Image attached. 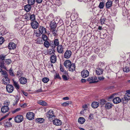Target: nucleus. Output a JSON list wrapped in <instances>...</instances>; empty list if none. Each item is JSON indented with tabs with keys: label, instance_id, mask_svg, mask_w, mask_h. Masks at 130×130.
Segmentation results:
<instances>
[{
	"label": "nucleus",
	"instance_id": "f257e3e1",
	"mask_svg": "<svg viewBox=\"0 0 130 130\" xmlns=\"http://www.w3.org/2000/svg\"><path fill=\"white\" fill-rule=\"evenodd\" d=\"M9 103V102H4V105L3 106L1 109V111L3 113H5L8 112L9 110V108L8 107Z\"/></svg>",
	"mask_w": 130,
	"mask_h": 130
},
{
	"label": "nucleus",
	"instance_id": "f03ea898",
	"mask_svg": "<svg viewBox=\"0 0 130 130\" xmlns=\"http://www.w3.org/2000/svg\"><path fill=\"white\" fill-rule=\"evenodd\" d=\"M23 120V116L21 115H19L15 117L14 118L15 122L16 123H19L22 122Z\"/></svg>",
	"mask_w": 130,
	"mask_h": 130
},
{
	"label": "nucleus",
	"instance_id": "7ed1b4c3",
	"mask_svg": "<svg viewBox=\"0 0 130 130\" xmlns=\"http://www.w3.org/2000/svg\"><path fill=\"white\" fill-rule=\"evenodd\" d=\"M26 117L29 120H31L34 118V114L33 112H29L27 113Z\"/></svg>",
	"mask_w": 130,
	"mask_h": 130
},
{
	"label": "nucleus",
	"instance_id": "20e7f679",
	"mask_svg": "<svg viewBox=\"0 0 130 130\" xmlns=\"http://www.w3.org/2000/svg\"><path fill=\"white\" fill-rule=\"evenodd\" d=\"M129 92H126L123 98L122 99V100L124 102V101H128L130 100V94Z\"/></svg>",
	"mask_w": 130,
	"mask_h": 130
},
{
	"label": "nucleus",
	"instance_id": "39448f33",
	"mask_svg": "<svg viewBox=\"0 0 130 130\" xmlns=\"http://www.w3.org/2000/svg\"><path fill=\"white\" fill-rule=\"evenodd\" d=\"M31 26L33 29H37L39 27L38 23L36 21H31L30 23Z\"/></svg>",
	"mask_w": 130,
	"mask_h": 130
},
{
	"label": "nucleus",
	"instance_id": "423d86ee",
	"mask_svg": "<svg viewBox=\"0 0 130 130\" xmlns=\"http://www.w3.org/2000/svg\"><path fill=\"white\" fill-rule=\"evenodd\" d=\"M19 81L20 84L25 85L27 83V80L26 78L23 77H22L19 79Z\"/></svg>",
	"mask_w": 130,
	"mask_h": 130
},
{
	"label": "nucleus",
	"instance_id": "0eeeda50",
	"mask_svg": "<svg viewBox=\"0 0 130 130\" xmlns=\"http://www.w3.org/2000/svg\"><path fill=\"white\" fill-rule=\"evenodd\" d=\"M6 89L8 92L11 93L13 91L14 88L12 85H8L6 86Z\"/></svg>",
	"mask_w": 130,
	"mask_h": 130
},
{
	"label": "nucleus",
	"instance_id": "6e6552de",
	"mask_svg": "<svg viewBox=\"0 0 130 130\" xmlns=\"http://www.w3.org/2000/svg\"><path fill=\"white\" fill-rule=\"evenodd\" d=\"M53 124L56 126H60L62 124V121L58 119H54L53 121Z\"/></svg>",
	"mask_w": 130,
	"mask_h": 130
},
{
	"label": "nucleus",
	"instance_id": "1a4fd4ad",
	"mask_svg": "<svg viewBox=\"0 0 130 130\" xmlns=\"http://www.w3.org/2000/svg\"><path fill=\"white\" fill-rule=\"evenodd\" d=\"M89 72L86 70H84L81 72L82 77L83 78L87 77L89 75Z\"/></svg>",
	"mask_w": 130,
	"mask_h": 130
},
{
	"label": "nucleus",
	"instance_id": "9d476101",
	"mask_svg": "<svg viewBox=\"0 0 130 130\" xmlns=\"http://www.w3.org/2000/svg\"><path fill=\"white\" fill-rule=\"evenodd\" d=\"M96 73L98 75L101 74L103 73V70L100 67H97L95 70Z\"/></svg>",
	"mask_w": 130,
	"mask_h": 130
},
{
	"label": "nucleus",
	"instance_id": "9b49d317",
	"mask_svg": "<svg viewBox=\"0 0 130 130\" xmlns=\"http://www.w3.org/2000/svg\"><path fill=\"white\" fill-rule=\"evenodd\" d=\"M47 116L49 119L54 118L55 116L54 115V111L52 110H50L47 112Z\"/></svg>",
	"mask_w": 130,
	"mask_h": 130
},
{
	"label": "nucleus",
	"instance_id": "f8f14e48",
	"mask_svg": "<svg viewBox=\"0 0 130 130\" xmlns=\"http://www.w3.org/2000/svg\"><path fill=\"white\" fill-rule=\"evenodd\" d=\"M71 55V52L69 50H67L64 53V57L66 59H68L70 57Z\"/></svg>",
	"mask_w": 130,
	"mask_h": 130
},
{
	"label": "nucleus",
	"instance_id": "ddd939ff",
	"mask_svg": "<svg viewBox=\"0 0 130 130\" xmlns=\"http://www.w3.org/2000/svg\"><path fill=\"white\" fill-rule=\"evenodd\" d=\"M76 66L74 63H72L68 68L69 71L73 72L75 70Z\"/></svg>",
	"mask_w": 130,
	"mask_h": 130
},
{
	"label": "nucleus",
	"instance_id": "4468645a",
	"mask_svg": "<svg viewBox=\"0 0 130 130\" xmlns=\"http://www.w3.org/2000/svg\"><path fill=\"white\" fill-rule=\"evenodd\" d=\"M64 48L63 46L61 45H60L57 46V50L58 52L59 53H62L63 52Z\"/></svg>",
	"mask_w": 130,
	"mask_h": 130
},
{
	"label": "nucleus",
	"instance_id": "2eb2a0df",
	"mask_svg": "<svg viewBox=\"0 0 130 130\" xmlns=\"http://www.w3.org/2000/svg\"><path fill=\"white\" fill-rule=\"evenodd\" d=\"M56 24L54 21H52L50 22V27L51 29L56 28Z\"/></svg>",
	"mask_w": 130,
	"mask_h": 130
},
{
	"label": "nucleus",
	"instance_id": "dca6fc26",
	"mask_svg": "<svg viewBox=\"0 0 130 130\" xmlns=\"http://www.w3.org/2000/svg\"><path fill=\"white\" fill-rule=\"evenodd\" d=\"M16 47V44L14 43H10L8 46V48L10 50L14 49Z\"/></svg>",
	"mask_w": 130,
	"mask_h": 130
},
{
	"label": "nucleus",
	"instance_id": "f3484780",
	"mask_svg": "<svg viewBox=\"0 0 130 130\" xmlns=\"http://www.w3.org/2000/svg\"><path fill=\"white\" fill-rule=\"evenodd\" d=\"M3 80V83L5 85H7L9 83L10 79L7 76H4Z\"/></svg>",
	"mask_w": 130,
	"mask_h": 130
},
{
	"label": "nucleus",
	"instance_id": "a211bd4d",
	"mask_svg": "<svg viewBox=\"0 0 130 130\" xmlns=\"http://www.w3.org/2000/svg\"><path fill=\"white\" fill-rule=\"evenodd\" d=\"M72 63L70 61L67 60L64 62V65L67 68H68Z\"/></svg>",
	"mask_w": 130,
	"mask_h": 130
},
{
	"label": "nucleus",
	"instance_id": "6ab92c4d",
	"mask_svg": "<svg viewBox=\"0 0 130 130\" xmlns=\"http://www.w3.org/2000/svg\"><path fill=\"white\" fill-rule=\"evenodd\" d=\"M122 101V99H121L119 97H116L114 98L113 100V103L115 104H118L120 103Z\"/></svg>",
	"mask_w": 130,
	"mask_h": 130
},
{
	"label": "nucleus",
	"instance_id": "aec40b11",
	"mask_svg": "<svg viewBox=\"0 0 130 130\" xmlns=\"http://www.w3.org/2000/svg\"><path fill=\"white\" fill-rule=\"evenodd\" d=\"M38 30L42 34H44L46 32L45 28L43 26L40 27Z\"/></svg>",
	"mask_w": 130,
	"mask_h": 130
},
{
	"label": "nucleus",
	"instance_id": "412c9836",
	"mask_svg": "<svg viewBox=\"0 0 130 130\" xmlns=\"http://www.w3.org/2000/svg\"><path fill=\"white\" fill-rule=\"evenodd\" d=\"M99 103L96 102H93L91 104L92 107L94 108H97L99 106Z\"/></svg>",
	"mask_w": 130,
	"mask_h": 130
},
{
	"label": "nucleus",
	"instance_id": "4be33fe9",
	"mask_svg": "<svg viewBox=\"0 0 130 130\" xmlns=\"http://www.w3.org/2000/svg\"><path fill=\"white\" fill-rule=\"evenodd\" d=\"M113 106L112 104L110 103H106L105 105V108L107 109H110Z\"/></svg>",
	"mask_w": 130,
	"mask_h": 130
},
{
	"label": "nucleus",
	"instance_id": "5701e85b",
	"mask_svg": "<svg viewBox=\"0 0 130 130\" xmlns=\"http://www.w3.org/2000/svg\"><path fill=\"white\" fill-rule=\"evenodd\" d=\"M50 60L52 63H54L56 61V56L53 54L50 57Z\"/></svg>",
	"mask_w": 130,
	"mask_h": 130
},
{
	"label": "nucleus",
	"instance_id": "b1692460",
	"mask_svg": "<svg viewBox=\"0 0 130 130\" xmlns=\"http://www.w3.org/2000/svg\"><path fill=\"white\" fill-rule=\"evenodd\" d=\"M24 8L26 11L28 12L30 10L31 8V5H27L25 6Z\"/></svg>",
	"mask_w": 130,
	"mask_h": 130
},
{
	"label": "nucleus",
	"instance_id": "393cba45",
	"mask_svg": "<svg viewBox=\"0 0 130 130\" xmlns=\"http://www.w3.org/2000/svg\"><path fill=\"white\" fill-rule=\"evenodd\" d=\"M42 34L40 33L39 30H34V35L38 37L40 36Z\"/></svg>",
	"mask_w": 130,
	"mask_h": 130
},
{
	"label": "nucleus",
	"instance_id": "a878e982",
	"mask_svg": "<svg viewBox=\"0 0 130 130\" xmlns=\"http://www.w3.org/2000/svg\"><path fill=\"white\" fill-rule=\"evenodd\" d=\"M112 2L111 1H108L107 2L106 4V7L107 8H109L111 7Z\"/></svg>",
	"mask_w": 130,
	"mask_h": 130
},
{
	"label": "nucleus",
	"instance_id": "bb28decb",
	"mask_svg": "<svg viewBox=\"0 0 130 130\" xmlns=\"http://www.w3.org/2000/svg\"><path fill=\"white\" fill-rule=\"evenodd\" d=\"M85 121V119L83 117H80L78 120V122L79 123L82 124H83Z\"/></svg>",
	"mask_w": 130,
	"mask_h": 130
},
{
	"label": "nucleus",
	"instance_id": "cd10ccee",
	"mask_svg": "<svg viewBox=\"0 0 130 130\" xmlns=\"http://www.w3.org/2000/svg\"><path fill=\"white\" fill-rule=\"evenodd\" d=\"M44 119L42 118H38L36 119V122L38 123H42L44 121Z\"/></svg>",
	"mask_w": 130,
	"mask_h": 130
},
{
	"label": "nucleus",
	"instance_id": "c85d7f7f",
	"mask_svg": "<svg viewBox=\"0 0 130 130\" xmlns=\"http://www.w3.org/2000/svg\"><path fill=\"white\" fill-rule=\"evenodd\" d=\"M13 84L14 86L17 89H18L20 88V86L18 83L13 81Z\"/></svg>",
	"mask_w": 130,
	"mask_h": 130
},
{
	"label": "nucleus",
	"instance_id": "c756f323",
	"mask_svg": "<svg viewBox=\"0 0 130 130\" xmlns=\"http://www.w3.org/2000/svg\"><path fill=\"white\" fill-rule=\"evenodd\" d=\"M5 28L3 26L0 27V35H2L5 32Z\"/></svg>",
	"mask_w": 130,
	"mask_h": 130
},
{
	"label": "nucleus",
	"instance_id": "7c9ffc66",
	"mask_svg": "<svg viewBox=\"0 0 130 130\" xmlns=\"http://www.w3.org/2000/svg\"><path fill=\"white\" fill-rule=\"evenodd\" d=\"M51 30L52 32V34L54 36H55L57 35V30L56 29V28L51 29Z\"/></svg>",
	"mask_w": 130,
	"mask_h": 130
},
{
	"label": "nucleus",
	"instance_id": "2f4dec72",
	"mask_svg": "<svg viewBox=\"0 0 130 130\" xmlns=\"http://www.w3.org/2000/svg\"><path fill=\"white\" fill-rule=\"evenodd\" d=\"M54 41V45L53 44V45H52V44H50V46H52L53 48H54L56 46H58L59 45V42L58 41Z\"/></svg>",
	"mask_w": 130,
	"mask_h": 130
},
{
	"label": "nucleus",
	"instance_id": "473e14b6",
	"mask_svg": "<svg viewBox=\"0 0 130 130\" xmlns=\"http://www.w3.org/2000/svg\"><path fill=\"white\" fill-rule=\"evenodd\" d=\"M30 14L29 13L26 14L23 16V18L27 20H29Z\"/></svg>",
	"mask_w": 130,
	"mask_h": 130
},
{
	"label": "nucleus",
	"instance_id": "72a5a7b5",
	"mask_svg": "<svg viewBox=\"0 0 130 130\" xmlns=\"http://www.w3.org/2000/svg\"><path fill=\"white\" fill-rule=\"evenodd\" d=\"M38 104L43 106H45L47 105V103L41 100L39 101Z\"/></svg>",
	"mask_w": 130,
	"mask_h": 130
},
{
	"label": "nucleus",
	"instance_id": "f704fd0d",
	"mask_svg": "<svg viewBox=\"0 0 130 130\" xmlns=\"http://www.w3.org/2000/svg\"><path fill=\"white\" fill-rule=\"evenodd\" d=\"M93 80V83H95L99 82V80L96 76L92 77Z\"/></svg>",
	"mask_w": 130,
	"mask_h": 130
},
{
	"label": "nucleus",
	"instance_id": "c9c22d12",
	"mask_svg": "<svg viewBox=\"0 0 130 130\" xmlns=\"http://www.w3.org/2000/svg\"><path fill=\"white\" fill-rule=\"evenodd\" d=\"M123 71L126 73L128 72L130 70V68L127 66H126L123 68Z\"/></svg>",
	"mask_w": 130,
	"mask_h": 130
},
{
	"label": "nucleus",
	"instance_id": "e433bc0d",
	"mask_svg": "<svg viewBox=\"0 0 130 130\" xmlns=\"http://www.w3.org/2000/svg\"><path fill=\"white\" fill-rule=\"evenodd\" d=\"M29 20H30L31 21H35V17L34 14L30 15Z\"/></svg>",
	"mask_w": 130,
	"mask_h": 130
},
{
	"label": "nucleus",
	"instance_id": "4c0bfd02",
	"mask_svg": "<svg viewBox=\"0 0 130 130\" xmlns=\"http://www.w3.org/2000/svg\"><path fill=\"white\" fill-rule=\"evenodd\" d=\"M4 63L3 62H0V72H1L2 70V68H5V66L4 65Z\"/></svg>",
	"mask_w": 130,
	"mask_h": 130
},
{
	"label": "nucleus",
	"instance_id": "58836bf2",
	"mask_svg": "<svg viewBox=\"0 0 130 130\" xmlns=\"http://www.w3.org/2000/svg\"><path fill=\"white\" fill-rule=\"evenodd\" d=\"M104 6V2H100L98 6L101 9H103Z\"/></svg>",
	"mask_w": 130,
	"mask_h": 130
},
{
	"label": "nucleus",
	"instance_id": "ea45409f",
	"mask_svg": "<svg viewBox=\"0 0 130 130\" xmlns=\"http://www.w3.org/2000/svg\"><path fill=\"white\" fill-rule=\"evenodd\" d=\"M29 48L27 46H25L23 48V52L25 53L27 52L29 50Z\"/></svg>",
	"mask_w": 130,
	"mask_h": 130
},
{
	"label": "nucleus",
	"instance_id": "a19ab883",
	"mask_svg": "<svg viewBox=\"0 0 130 130\" xmlns=\"http://www.w3.org/2000/svg\"><path fill=\"white\" fill-rule=\"evenodd\" d=\"M14 27L15 28L17 29L20 28L22 27V26L19 23H17L15 24Z\"/></svg>",
	"mask_w": 130,
	"mask_h": 130
},
{
	"label": "nucleus",
	"instance_id": "79ce46f5",
	"mask_svg": "<svg viewBox=\"0 0 130 130\" xmlns=\"http://www.w3.org/2000/svg\"><path fill=\"white\" fill-rule=\"evenodd\" d=\"M49 81L48 78L46 77L43 78L42 79V81L44 83H46Z\"/></svg>",
	"mask_w": 130,
	"mask_h": 130
},
{
	"label": "nucleus",
	"instance_id": "37998d69",
	"mask_svg": "<svg viewBox=\"0 0 130 130\" xmlns=\"http://www.w3.org/2000/svg\"><path fill=\"white\" fill-rule=\"evenodd\" d=\"M44 45L45 47L48 48L50 46V44L48 41H45L44 43Z\"/></svg>",
	"mask_w": 130,
	"mask_h": 130
},
{
	"label": "nucleus",
	"instance_id": "c03bdc74",
	"mask_svg": "<svg viewBox=\"0 0 130 130\" xmlns=\"http://www.w3.org/2000/svg\"><path fill=\"white\" fill-rule=\"evenodd\" d=\"M5 125L7 127H11L12 126V123L10 122H7L5 124Z\"/></svg>",
	"mask_w": 130,
	"mask_h": 130
},
{
	"label": "nucleus",
	"instance_id": "a18cd8bd",
	"mask_svg": "<svg viewBox=\"0 0 130 130\" xmlns=\"http://www.w3.org/2000/svg\"><path fill=\"white\" fill-rule=\"evenodd\" d=\"M22 72L21 71L19 70L17 71L16 75L18 77H20L22 75Z\"/></svg>",
	"mask_w": 130,
	"mask_h": 130
},
{
	"label": "nucleus",
	"instance_id": "49530a36",
	"mask_svg": "<svg viewBox=\"0 0 130 130\" xmlns=\"http://www.w3.org/2000/svg\"><path fill=\"white\" fill-rule=\"evenodd\" d=\"M35 2V0H28V3L29 5H33Z\"/></svg>",
	"mask_w": 130,
	"mask_h": 130
},
{
	"label": "nucleus",
	"instance_id": "de8ad7c7",
	"mask_svg": "<svg viewBox=\"0 0 130 130\" xmlns=\"http://www.w3.org/2000/svg\"><path fill=\"white\" fill-rule=\"evenodd\" d=\"M42 38L43 41H47V37L46 35H44V34H43L42 36Z\"/></svg>",
	"mask_w": 130,
	"mask_h": 130
},
{
	"label": "nucleus",
	"instance_id": "09e8293b",
	"mask_svg": "<svg viewBox=\"0 0 130 130\" xmlns=\"http://www.w3.org/2000/svg\"><path fill=\"white\" fill-rule=\"evenodd\" d=\"M69 104V101H67L62 103L61 105L62 106L65 107L68 105Z\"/></svg>",
	"mask_w": 130,
	"mask_h": 130
},
{
	"label": "nucleus",
	"instance_id": "8fccbe9b",
	"mask_svg": "<svg viewBox=\"0 0 130 130\" xmlns=\"http://www.w3.org/2000/svg\"><path fill=\"white\" fill-rule=\"evenodd\" d=\"M5 62L6 64H9L11 63V61L10 59H7L5 60Z\"/></svg>",
	"mask_w": 130,
	"mask_h": 130
},
{
	"label": "nucleus",
	"instance_id": "3c124183",
	"mask_svg": "<svg viewBox=\"0 0 130 130\" xmlns=\"http://www.w3.org/2000/svg\"><path fill=\"white\" fill-rule=\"evenodd\" d=\"M9 72L10 75L12 76H14V75L12 69L11 68L9 70Z\"/></svg>",
	"mask_w": 130,
	"mask_h": 130
},
{
	"label": "nucleus",
	"instance_id": "603ef678",
	"mask_svg": "<svg viewBox=\"0 0 130 130\" xmlns=\"http://www.w3.org/2000/svg\"><path fill=\"white\" fill-rule=\"evenodd\" d=\"M1 74L3 75H5L4 76H8L7 72L6 71L4 70H3L1 71Z\"/></svg>",
	"mask_w": 130,
	"mask_h": 130
},
{
	"label": "nucleus",
	"instance_id": "864d4df0",
	"mask_svg": "<svg viewBox=\"0 0 130 130\" xmlns=\"http://www.w3.org/2000/svg\"><path fill=\"white\" fill-rule=\"evenodd\" d=\"M92 77H90L88 78L87 79V80L90 83H93V80Z\"/></svg>",
	"mask_w": 130,
	"mask_h": 130
},
{
	"label": "nucleus",
	"instance_id": "5fc2aeb1",
	"mask_svg": "<svg viewBox=\"0 0 130 130\" xmlns=\"http://www.w3.org/2000/svg\"><path fill=\"white\" fill-rule=\"evenodd\" d=\"M20 34L23 35L25 34V29L22 30H19Z\"/></svg>",
	"mask_w": 130,
	"mask_h": 130
},
{
	"label": "nucleus",
	"instance_id": "6e6d98bb",
	"mask_svg": "<svg viewBox=\"0 0 130 130\" xmlns=\"http://www.w3.org/2000/svg\"><path fill=\"white\" fill-rule=\"evenodd\" d=\"M104 65V64L103 62H100L98 64V66L97 67H100L102 68Z\"/></svg>",
	"mask_w": 130,
	"mask_h": 130
},
{
	"label": "nucleus",
	"instance_id": "4d7b16f0",
	"mask_svg": "<svg viewBox=\"0 0 130 130\" xmlns=\"http://www.w3.org/2000/svg\"><path fill=\"white\" fill-rule=\"evenodd\" d=\"M62 77L63 79L64 80H67L69 79V78L67 77V76L64 75H63Z\"/></svg>",
	"mask_w": 130,
	"mask_h": 130
},
{
	"label": "nucleus",
	"instance_id": "13d9d810",
	"mask_svg": "<svg viewBox=\"0 0 130 130\" xmlns=\"http://www.w3.org/2000/svg\"><path fill=\"white\" fill-rule=\"evenodd\" d=\"M54 49H52L50 50H49L48 51L49 54H52V55L54 54Z\"/></svg>",
	"mask_w": 130,
	"mask_h": 130
},
{
	"label": "nucleus",
	"instance_id": "bf43d9fd",
	"mask_svg": "<svg viewBox=\"0 0 130 130\" xmlns=\"http://www.w3.org/2000/svg\"><path fill=\"white\" fill-rule=\"evenodd\" d=\"M20 109V108H17L14 110L12 111V113H15L16 112L19 111Z\"/></svg>",
	"mask_w": 130,
	"mask_h": 130
},
{
	"label": "nucleus",
	"instance_id": "052dcab7",
	"mask_svg": "<svg viewBox=\"0 0 130 130\" xmlns=\"http://www.w3.org/2000/svg\"><path fill=\"white\" fill-rule=\"evenodd\" d=\"M94 51L95 53L98 54L100 51V49L98 48H96L95 49Z\"/></svg>",
	"mask_w": 130,
	"mask_h": 130
},
{
	"label": "nucleus",
	"instance_id": "680f3d73",
	"mask_svg": "<svg viewBox=\"0 0 130 130\" xmlns=\"http://www.w3.org/2000/svg\"><path fill=\"white\" fill-rule=\"evenodd\" d=\"M18 101L19 99H16V101H15V102H14L13 104V106H15L16 104H17L18 103Z\"/></svg>",
	"mask_w": 130,
	"mask_h": 130
},
{
	"label": "nucleus",
	"instance_id": "e2e57ef3",
	"mask_svg": "<svg viewBox=\"0 0 130 130\" xmlns=\"http://www.w3.org/2000/svg\"><path fill=\"white\" fill-rule=\"evenodd\" d=\"M106 102L104 100H101L100 102V104H101L103 105Z\"/></svg>",
	"mask_w": 130,
	"mask_h": 130
},
{
	"label": "nucleus",
	"instance_id": "0e129e2a",
	"mask_svg": "<svg viewBox=\"0 0 130 130\" xmlns=\"http://www.w3.org/2000/svg\"><path fill=\"white\" fill-rule=\"evenodd\" d=\"M98 79H99L100 80H103L104 79V78L103 76L101 77L99 76L98 77Z\"/></svg>",
	"mask_w": 130,
	"mask_h": 130
},
{
	"label": "nucleus",
	"instance_id": "69168bd1",
	"mask_svg": "<svg viewBox=\"0 0 130 130\" xmlns=\"http://www.w3.org/2000/svg\"><path fill=\"white\" fill-rule=\"evenodd\" d=\"M77 22L78 23H80L82 21V20L81 19H79L77 20Z\"/></svg>",
	"mask_w": 130,
	"mask_h": 130
},
{
	"label": "nucleus",
	"instance_id": "338daca9",
	"mask_svg": "<svg viewBox=\"0 0 130 130\" xmlns=\"http://www.w3.org/2000/svg\"><path fill=\"white\" fill-rule=\"evenodd\" d=\"M101 24H102L104 23L105 20L104 19L101 18L100 20Z\"/></svg>",
	"mask_w": 130,
	"mask_h": 130
},
{
	"label": "nucleus",
	"instance_id": "774afa93",
	"mask_svg": "<svg viewBox=\"0 0 130 130\" xmlns=\"http://www.w3.org/2000/svg\"><path fill=\"white\" fill-rule=\"evenodd\" d=\"M5 56L3 55H0V58L2 60H4Z\"/></svg>",
	"mask_w": 130,
	"mask_h": 130
}]
</instances>
